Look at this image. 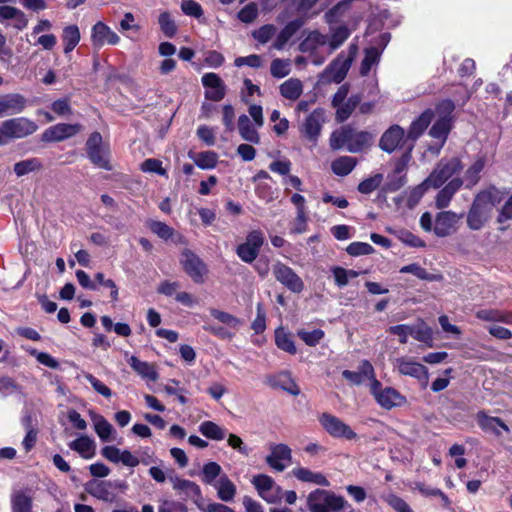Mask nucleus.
I'll use <instances>...</instances> for the list:
<instances>
[{"mask_svg":"<svg viewBox=\"0 0 512 512\" xmlns=\"http://www.w3.org/2000/svg\"><path fill=\"white\" fill-rule=\"evenodd\" d=\"M268 383L272 388H280L293 396L300 394V388L288 372H282L276 376L270 377Z\"/></svg>","mask_w":512,"mask_h":512,"instance_id":"nucleus-29","label":"nucleus"},{"mask_svg":"<svg viewBox=\"0 0 512 512\" xmlns=\"http://www.w3.org/2000/svg\"><path fill=\"white\" fill-rule=\"evenodd\" d=\"M85 150L88 159L97 167L104 170H112L110 164L109 146L103 143L102 135L99 132H93L86 141Z\"/></svg>","mask_w":512,"mask_h":512,"instance_id":"nucleus-7","label":"nucleus"},{"mask_svg":"<svg viewBox=\"0 0 512 512\" xmlns=\"http://www.w3.org/2000/svg\"><path fill=\"white\" fill-rule=\"evenodd\" d=\"M275 279L293 293H301L304 289L303 280L294 270L282 262H277L272 269Z\"/></svg>","mask_w":512,"mask_h":512,"instance_id":"nucleus-13","label":"nucleus"},{"mask_svg":"<svg viewBox=\"0 0 512 512\" xmlns=\"http://www.w3.org/2000/svg\"><path fill=\"white\" fill-rule=\"evenodd\" d=\"M27 99L20 93L0 96V118L22 113L27 107Z\"/></svg>","mask_w":512,"mask_h":512,"instance_id":"nucleus-18","label":"nucleus"},{"mask_svg":"<svg viewBox=\"0 0 512 512\" xmlns=\"http://www.w3.org/2000/svg\"><path fill=\"white\" fill-rule=\"evenodd\" d=\"M149 229L158 237L168 240L174 234V229L161 221L152 220L148 223Z\"/></svg>","mask_w":512,"mask_h":512,"instance_id":"nucleus-53","label":"nucleus"},{"mask_svg":"<svg viewBox=\"0 0 512 512\" xmlns=\"http://www.w3.org/2000/svg\"><path fill=\"white\" fill-rule=\"evenodd\" d=\"M2 20H13V26L18 30H23L28 25L24 12L9 5L0 6V21Z\"/></svg>","mask_w":512,"mask_h":512,"instance_id":"nucleus-30","label":"nucleus"},{"mask_svg":"<svg viewBox=\"0 0 512 512\" xmlns=\"http://www.w3.org/2000/svg\"><path fill=\"white\" fill-rule=\"evenodd\" d=\"M400 273H410L421 280H428V281L434 280L433 275L429 274L426 271V269H424L423 267H421L419 264H416V263H412V264L403 266L400 269Z\"/></svg>","mask_w":512,"mask_h":512,"instance_id":"nucleus-60","label":"nucleus"},{"mask_svg":"<svg viewBox=\"0 0 512 512\" xmlns=\"http://www.w3.org/2000/svg\"><path fill=\"white\" fill-rule=\"evenodd\" d=\"M452 129V122L445 118H438L436 122L432 125L429 130V135L440 141L438 148L435 150L436 153H439L440 149L445 144L448 135Z\"/></svg>","mask_w":512,"mask_h":512,"instance_id":"nucleus-32","label":"nucleus"},{"mask_svg":"<svg viewBox=\"0 0 512 512\" xmlns=\"http://www.w3.org/2000/svg\"><path fill=\"white\" fill-rule=\"evenodd\" d=\"M85 490L91 496L104 502H113L116 498L114 486L110 481L91 480L85 485Z\"/></svg>","mask_w":512,"mask_h":512,"instance_id":"nucleus-23","label":"nucleus"},{"mask_svg":"<svg viewBox=\"0 0 512 512\" xmlns=\"http://www.w3.org/2000/svg\"><path fill=\"white\" fill-rule=\"evenodd\" d=\"M221 466L216 462H208L202 469V480L206 484H212L220 476Z\"/></svg>","mask_w":512,"mask_h":512,"instance_id":"nucleus-54","label":"nucleus"},{"mask_svg":"<svg viewBox=\"0 0 512 512\" xmlns=\"http://www.w3.org/2000/svg\"><path fill=\"white\" fill-rule=\"evenodd\" d=\"M411 141L407 139L404 129L395 124L390 126L381 136L379 147L386 153H393L397 149L407 147Z\"/></svg>","mask_w":512,"mask_h":512,"instance_id":"nucleus-12","label":"nucleus"},{"mask_svg":"<svg viewBox=\"0 0 512 512\" xmlns=\"http://www.w3.org/2000/svg\"><path fill=\"white\" fill-rule=\"evenodd\" d=\"M265 242L264 234L260 230L250 231L245 241L236 248L237 256L245 263H252L258 257Z\"/></svg>","mask_w":512,"mask_h":512,"instance_id":"nucleus-9","label":"nucleus"},{"mask_svg":"<svg viewBox=\"0 0 512 512\" xmlns=\"http://www.w3.org/2000/svg\"><path fill=\"white\" fill-rule=\"evenodd\" d=\"M190 159L201 169H212L216 166L218 155L214 151L189 153Z\"/></svg>","mask_w":512,"mask_h":512,"instance_id":"nucleus-39","label":"nucleus"},{"mask_svg":"<svg viewBox=\"0 0 512 512\" xmlns=\"http://www.w3.org/2000/svg\"><path fill=\"white\" fill-rule=\"evenodd\" d=\"M476 317L483 321L510 322L500 311L495 309H481L476 312Z\"/></svg>","mask_w":512,"mask_h":512,"instance_id":"nucleus-61","label":"nucleus"},{"mask_svg":"<svg viewBox=\"0 0 512 512\" xmlns=\"http://www.w3.org/2000/svg\"><path fill=\"white\" fill-rule=\"evenodd\" d=\"M266 463L278 472L284 471L292 461V450L286 444H271L270 454L266 456Z\"/></svg>","mask_w":512,"mask_h":512,"instance_id":"nucleus-16","label":"nucleus"},{"mask_svg":"<svg viewBox=\"0 0 512 512\" xmlns=\"http://www.w3.org/2000/svg\"><path fill=\"white\" fill-rule=\"evenodd\" d=\"M362 96L360 94H353L347 98L343 104L336 108L335 119L338 123L345 122L353 113L355 108L360 105Z\"/></svg>","mask_w":512,"mask_h":512,"instance_id":"nucleus-35","label":"nucleus"},{"mask_svg":"<svg viewBox=\"0 0 512 512\" xmlns=\"http://www.w3.org/2000/svg\"><path fill=\"white\" fill-rule=\"evenodd\" d=\"M80 41L79 28L76 25L67 26L63 30L64 52L70 53Z\"/></svg>","mask_w":512,"mask_h":512,"instance_id":"nucleus-45","label":"nucleus"},{"mask_svg":"<svg viewBox=\"0 0 512 512\" xmlns=\"http://www.w3.org/2000/svg\"><path fill=\"white\" fill-rule=\"evenodd\" d=\"M201 80L203 86L207 88L205 92L206 99L218 102L225 97L226 86L216 73H206Z\"/></svg>","mask_w":512,"mask_h":512,"instance_id":"nucleus-21","label":"nucleus"},{"mask_svg":"<svg viewBox=\"0 0 512 512\" xmlns=\"http://www.w3.org/2000/svg\"><path fill=\"white\" fill-rule=\"evenodd\" d=\"M395 367L401 375L423 380L424 383H427L428 381L427 368L418 362H414L408 358L401 357L396 359Z\"/></svg>","mask_w":512,"mask_h":512,"instance_id":"nucleus-22","label":"nucleus"},{"mask_svg":"<svg viewBox=\"0 0 512 512\" xmlns=\"http://www.w3.org/2000/svg\"><path fill=\"white\" fill-rule=\"evenodd\" d=\"M43 167L42 162L38 158H29L14 164V172L18 177H22L31 172L39 171Z\"/></svg>","mask_w":512,"mask_h":512,"instance_id":"nucleus-43","label":"nucleus"},{"mask_svg":"<svg viewBox=\"0 0 512 512\" xmlns=\"http://www.w3.org/2000/svg\"><path fill=\"white\" fill-rule=\"evenodd\" d=\"M141 170L146 173H156L167 177V171L162 166V161L156 158H148L141 163Z\"/></svg>","mask_w":512,"mask_h":512,"instance_id":"nucleus-55","label":"nucleus"},{"mask_svg":"<svg viewBox=\"0 0 512 512\" xmlns=\"http://www.w3.org/2000/svg\"><path fill=\"white\" fill-rule=\"evenodd\" d=\"M305 20L296 18L288 22L284 28L279 32L274 42V48L281 50L287 42L297 33V31L304 25Z\"/></svg>","mask_w":512,"mask_h":512,"instance_id":"nucleus-28","label":"nucleus"},{"mask_svg":"<svg viewBox=\"0 0 512 512\" xmlns=\"http://www.w3.org/2000/svg\"><path fill=\"white\" fill-rule=\"evenodd\" d=\"M94 428L95 432L103 442L111 440L114 428L103 416L97 415L94 417Z\"/></svg>","mask_w":512,"mask_h":512,"instance_id":"nucleus-47","label":"nucleus"},{"mask_svg":"<svg viewBox=\"0 0 512 512\" xmlns=\"http://www.w3.org/2000/svg\"><path fill=\"white\" fill-rule=\"evenodd\" d=\"M181 9L184 14L199 19L203 15L201 5L194 0H182Z\"/></svg>","mask_w":512,"mask_h":512,"instance_id":"nucleus-62","label":"nucleus"},{"mask_svg":"<svg viewBox=\"0 0 512 512\" xmlns=\"http://www.w3.org/2000/svg\"><path fill=\"white\" fill-rule=\"evenodd\" d=\"M478 426L484 431L494 434L497 437L502 435L501 430L510 432L509 427L499 417L489 416L484 410L476 414Z\"/></svg>","mask_w":512,"mask_h":512,"instance_id":"nucleus-25","label":"nucleus"},{"mask_svg":"<svg viewBox=\"0 0 512 512\" xmlns=\"http://www.w3.org/2000/svg\"><path fill=\"white\" fill-rule=\"evenodd\" d=\"M382 500L386 502L395 512H414L410 505L401 497L394 493H388L381 496Z\"/></svg>","mask_w":512,"mask_h":512,"instance_id":"nucleus-49","label":"nucleus"},{"mask_svg":"<svg viewBox=\"0 0 512 512\" xmlns=\"http://www.w3.org/2000/svg\"><path fill=\"white\" fill-rule=\"evenodd\" d=\"M462 217L463 214H457L450 210L439 212L435 217L433 232L438 237H447L455 233Z\"/></svg>","mask_w":512,"mask_h":512,"instance_id":"nucleus-15","label":"nucleus"},{"mask_svg":"<svg viewBox=\"0 0 512 512\" xmlns=\"http://www.w3.org/2000/svg\"><path fill=\"white\" fill-rule=\"evenodd\" d=\"M462 169L463 165L458 157L442 158L425 179V184H430L435 189L440 188Z\"/></svg>","mask_w":512,"mask_h":512,"instance_id":"nucleus-6","label":"nucleus"},{"mask_svg":"<svg viewBox=\"0 0 512 512\" xmlns=\"http://www.w3.org/2000/svg\"><path fill=\"white\" fill-rule=\"evenodd\" d=\"M350 31L349 29L344 26H338L332 33L331 39L329 41V45L331 47V50H335L338 47H340L345 40L349 37Z\"/></svg>","mask_w":512,"mask_h":512,"instance_id":"nucleus-57","label":"nucleus"},{"mask_svg":"<svg viewBox=\"0 0 512 512\" xmlns=\"http://www.w3.org/2000/svg\"><path fill=\"white\" fill-rule=\"evenodd\" d=\"M211 315L221 323L226 324L232 328H236L240 324V320L237 317L224 311L212 309Z\"/></svg>","mask_w":512,"mask_h":512,"instance_id":"nucleus-64","label":"nucleus"},{"mask_svg":"<svg viewBox=\"0 0 512 512\" xmlns=\"http://www.w3.org/2000/svg\"><path fill=\"white\" fill-rule=\"evenodd\" d=\"M216 488L218 497L224 502L232 501L236 494V486L227 475L220 477Z\"/></svg>","mask_w":512,"mask_h":512,"instance_id":"nucleus-41","label":"nucleus"},{"mask_svg":"<svg viewBox=\"0 0 512 512\" xmlns=\"http://www.w3.org/2000/svg\"><path fill=\"white\" fill-rule=\"evenodd\" d=\"M281 96L290 101H296L303 93V84L298 78H289L279 86Z\"/></svg>","mask_w":512,"mask_h":512,"instance_id":"nucleus-34","label":"nucleus"},{"mask_svg":"<svg viewBox=\"0 0 512 512\" xmlns=\"http://www.w3.org/2000/svg\"><path fill=\"white\" fill-rule=\"evenodd\" d=\"M370 393L377 404L386 410L401 407L407 403V399L393 387H383L379 380L370 383Z\"/></svg>","mask_w":512,"mask_h":512,"instance_id":"nucleus-8","label":"nucleus"},{"mask_svg":"<svg viewBox=\"0 0 512 512\" xmlns=\"http://www.w3.org/2000/svg\"><path fill=\"white\" fill-rule=\"evenodd\" d=\"M375 251L372 245L365 242H352L346 248V252L354 257L369 255Z\"/></svg>","mask_w":512,"mask_h":512,"instance_id":"nucleus-58","label":"nucleus"},{"mask_svg":"<svg viewBox=\"0 0 512 512\" xmlns=\"http://www.w3.org/2000/svg\"><path fill=\"white\" fill-rule=\"evenodd\" d=\"M464 181L459 177L452 178L438 193L435 198V206L444 209L449 206L453 196L463 186Z\"/></svg>","mask_w":512,"mask_h":512,"instance_id":"nucleus-26","label":"nucleus"},{"mask_svg":"<svg viewBox=\"0 0 512 512\" xmlns=\"http://www.w3.org/2000/svg\"><path fill=\"white\" fill-rule=\"evenodd\" d=\"M310 512H341L349 507L347 500L332 491L315 489L307 496Z\"/></svg>","mask_w":512,"mask_h":512,"instance_id":"nucleus-3","label":"nucleus"},{"mask_svg":"<svg viewBox=\"0 0 512 512\" xmlns=\"http://www.w3.org/2000/svg\"><path fill=\"white\" fill-rule=\"evenodd\" d=\"M506 196V192L495 186L480 191L473 199L467 214V226L474 231L482 229L489 221L492 210L500 204Z\"/></svg>","mask_w":512,"mask_h":512,"instance_id":"nucleus-1","label":"nucleus"},{"mask_svg":"<svg viewBox=\"0 0 512 512\" xmlns=\"http://www.w3.org/2000/svg\"><path fill=\"white\" fill-rule=\"evenodd\" d=\"M92 43L96 47H102L105 44L116 45L119 43V36L103 22H97L91 33Z\"/></svg>","mask_w":512,"mask_h":512,"instance_id":"nucleus-24","label":"nucleus"},{"mask_svg":"<svg viewBox=\"0 0 512 512\" xmlns=\"http://www.w3.org/2000/svg\"><path fill=\"white\" fill-rule=\"evenodd\" d=\"M258 16V8L255 3H249L238 12V18L243 23H251Z\"/></svg>","mask_w":512,"mask_h":512,"instance_id":"nucleus-63","label":"nucleus"},{"mask_svg":"<svg viewBox=\"0 0 512 512\" xmlns=\"http://www.w3.org/2000/svg\"><path fill=\"white\" fill-rule=\"evenodd\" d=\"M319 422L326 432L334 438L352 440L357 437V434L347 424L332 414L323 413Z\"/></svg>","mask_w":512,"mask_h":512,"instance_id":"nucleus-14","label":"nucleus"},{"mask_svg":"<svg viewBox=\"0 0 512 512\" xmlns=\"http://www.w3.org/2000/svg\"><path fill=\"white\" fill-rule=\"evenodd\" d=\"M238 131L243 140L252 144L260 143V135L258 131L254 128L249 117L245 114L240 115L238 118Z\"/></svg>","mask_w":512,"mask_h":512,"instance_id":"nucleus-33","label":"nucleus"},{"mask_svg":"<svg viewBox=\"0 0 512 512\" xmlns=\"http://www.w3.org/2000/svg\"><path fill=\"white\" fill-rule=\"evenodd\" d=\"M292 474L302 482L313 483L319 486L328 487L330 482L326 476L320 472H313L308 468L298 467L292 470Z\"/></svg>","mask_w":512,"mask_h":512,"instance_id":"nucleus-31","label":"nucleus"},{"mask_svg":"<svg viewBox=\"0 0 512 512\" xmlns=\"http://www.w3.org/2000/svg\"><path fill=\"white\" fill-rule=\"evenodd\" d=\"M486 160L484 157H479L474 163L466 170L464 176V183L467 189L474 187L480 180V174L485 167Z\"/></svg>","mask_w":512,"mask_h":512,"instance_id":"nucleus-36","label":"nucleus"},{"mask_svg":"<svg viewBox=\"0 0 512 512\" xmlns=\"http://www.w3.org/2000/svg\"><path fill=\"white\" fill-rule=\"evenodd\" d=\"M324 122L325 111L322 108H317L307 116L302 125L301 132L309 141L315 142L320 135Z\"/></svg>","mask_w":512,"mask_h":512,"instance_id":"nucleus-20","label":"nucleus"},{"mask_svg":"<svg viewBox=\"0 0 512 512\" xmlns=\"http://www.w3.org/2000/svg\"><path fill=\"white\" fill-rule=\"evenodd\" d=\"M373 135L367 131H357L350 125L335 130L330 137L333 150L346 148L351 153H358L371 145Z\"/></svg>","mask_w":512,"mask_h":512,"instance_id":"nucleus-2","label":"nucleus"},{"mask_svg":"<svg viewBox=\"0 0 512 512\" xmlns=\"http://www.w3.org/2000/svg\"><path fill=\"white\" fill-rule=\"evenodd\" d=\"M69 448L77 452L84 459H91L95 456L96 444L92 438L82 435L68 444Z\"/></svg>","mask_w":512,"mask_h":512,"instance_id":"nucleus-27","label":"nucleus"},{"mask_svg":"<svg viewBox=\"0 0 512 512\" xmlns=\"http://www.w3.org/2000/svg\"><path fill=\"white\" fill-rule=\"evenodd\" d=\"M131 368L136 371L139 375L149 380L155 381L158 378V374L153 365L148 362L141 361L136 356H131L128 360Z\"/></svg>","mask_w":512,"mask_h":512,"instance_id":"nucleus-38","label":"nucleus"},{"mask_svg":"<svg viewBox=\"0 0 512 512\" xmlns=\"http://www.w3.org/2000/svg\"><path fill=\"white\" fill-rule=\"evenodd\" d=\"M383 181V175L377 173L363 181L358 185V191L362 194H370L376 190Z\"/></svg>","mask_w":512,"mask_h":512,"instance_id":"nucleus-52","label":"nucleus"},{"mask_svg":"<svg viewBox=\"0 0 512 512\" xmlns=\"http://www.w3.org/2000/svg\"><path fill=\"white\" fill-rule=\"evenodd\" d=\"M252 484L255 486L259 496L268 503H276L283 497L282 488L275 483L272 477L266 474L254 476Z\"/></svg>","mask_w":512,"mask_h":512,"instance_id":"nucleus-11","label":"nucleus"},{"mask_svg":"<svg viewBox=\"0 0 512 512\" xmlns=\"http://www.w3.org/2000/svg\"><path fill=\"white\" fill-rule=\"evenodd\" d=\"M173 483V488L178 491H183L187 494V496H199L201 491L199 486L190 480L180 479V478H171Z\"/></svg>","mask_w":512,"mask_h":512,"instance_id":"nucleus-48","label":"nucleus"},{"mask_svg":"<svg viewBox=\"0 0 512 512\" xmlns=\"http://www.w3.org/2000/svg\"><path fill=\"white\" fill-rule=\"evenodd\" d=\"M12 512H32V498L23 491H16L11 497Z\"/></svg>","mask_w":512,"mask_h":512,"instance_id":"nucleus-42","label":"nucleus"},{"mask_svg":"<svg viewBox=\"0 0 512 512\" xmlns=\"http://www.w3.org/2000/svg\"><path fill=\"white\" fill-rule=\"evenodd\" d=\"M181 263L185 272L193 279L194 282H203L204 274L206 273V266L196 254L186 249L182 253Z\"/></svg>","mask_w":512,"mask_h":512,"instance_id":"nucleus-17","label":"nucleus"},{"mask_svg":"<svg viewBox=\"0 0 512 512\" xmlns=\"http://www.w3.org/2000/svg\"><path fill=\"white\" fill-rule=\"evenodd\" d=\"M298 337L308 346H316L324 338V331L321 329H314L312 331H306L300 329L297 332Z\"/></svg>","mask_w":512,"mask_h":512,"instance_id":"nucleus-51","label":"nucleus"},{"mask_svg":"<svg viewBox=\"0 0 512 512\" xmlns=\"http://www.w3.org/2000/svg\"><path fill=\"white\" fill-rule=\"evenodd\" d=\"M357 53V46L352 44L349 46L348 55L345 56L343 52H341L323 71L321 74L322 82H334L340 83L342 82L353 62L354 57Z\"/></svg>","mask_w":512,"mask_h":512,"instance_id":"nucleus-5","label":"nucleus"},{"mask_svg":"<svg viewBox=\"0 0 512 512\" xmlns=\"http://www.w3.org/2000/svg\"><path fill=\"white\" fill-rule=\"evenodd\" d=\"M37 129L38 125L26 117L11 118L1 123L0 139L4 146L13 139H21L32 135Z\"/></svg>","mask_w":512,"mask_h":512,"instance_id":"nucleus-4","label":"nucleus"},{"mask_svg":"<svg viewBox=\"0 0 512 512\" xmlns=\"http://www.w3.org/2000/svg\"><path fill=\"white\" fill-rule=\"evenodd\" d=\"M434 118V112L431 109L425 110L417 119H415L407 132V139L411 141L407 146V151L403 154L401 161L407 163L411 158V151L414 148V142L428 128Z\"/></svg>","mask_w":512,"mask_h":512,"instance_id":"nucleus-10","label":"nucleus"},{"mask_svg":"<svg viewBox=\"0 0 512 512\" xmlns=\"http://www.w3.org/2000/svg\"><path fill=\"white\" fill-rule=\"evenodd\" d=\"M357 165V159L351 156H340L331 163V169L337 176H347Z\"/></svg>","mask_w":512,"mask_h":512,"instance_id":"nucleus-37","label":"nucleus"},{"mask_svg":"<svg viewBox=\"0 0 512 512\" xmlns=\"http://www.w3.org/2000/svg\"><path fill=\"white\" fill-rule=\"evenodd\" d=\"M80 124L59 123L47 128L42 134L44 142H60L76 135L81 130Z\"/></svg>","mask_w":512,"mask_h":512,"instance_id":"nucleus-19","label":"nucleus"},{"mask_svg":"<svg viewBox=\"0 0 512 512\" xmlns=\"http://www.w3.org/2000/svg\"><path fill=\"white\" fill-rule=\"evenodd\" d=\"M271 75L275 78H284L290 73L289 62L283 59H274L270 66Z\"/></svg>","mask_w":512,"mask_h":512,"instance_id":"nucleus-59","label":"nucleus"},{"mask_svg":"<svg viewBox=\"0 0 512 512\" xmlns=\"http://www.w3.org/2000/svg\"><path fill=\"white\" fill-rule=\"evenodd\" d=\"M275 343L277 347L289 354H296V346L292 337L283 331L277 330L275 333Z\"/></svg>","mask_w":512,"mask_h":512,"instance_id":"nucleus-50","label":"nucleus"},{"mask_svg":"<svg viewBox=\"0 0 512 512\" xmlns=\"http://www.w3.org/2000/svg\"><path fill=\"white\" fill-rule=\"evenodd\" d=\"M381 56V50L378 47H369L365 50V57L360 65V74L365 76L367 75L371 67L376 64Z\"/></svg>","mask_w":512,"mask_h":512,"instance_id":"nucleus-46","label":"nucleus"},{"mask_svg":"<svg viewBox=\"0 0 512 512\" xmlns=\"http://www.w3.org/2000/svg\"><path fill=\"white\" fill-rule=\"evenodd\" d=\"M199 431L207 438L221 441L227 436L226 429L212 421H204L199 426Z\"/></svg>","mask_w":512,"mask_h":512,"instance_id":"nucleus-40","label":"nucleus"},{"mask_svg":"<svg viewBox=\"0 0 512 512\" xmlns=\"http://www.w3.org/2000/svg\"><path fill=\"white\" fill-rule=\"evenodd\" d=\"M158 23L166 37L171 38L175 35L177 27L168 12H163L159 15Z\"/></svg>","mask_w":512,"mask_h":512,"instance_id":"nucleus-56","label":"nucleus"},{"mask_svg":"<svg viewBox=\"0 0 512 512\" xmlns=\"http://www.w3.org/2000/svg\"><path fill=\"white\" fill-rule=\"evenodd\" d=\"M432 329L423 321H419L416 324L411 325V337L415 340L430 344L433 340Z\"/></svg>","mask_w":512,"mask_h":512,"instance_id":"nucleus-44","label":"nucleus"}]
</instances>
